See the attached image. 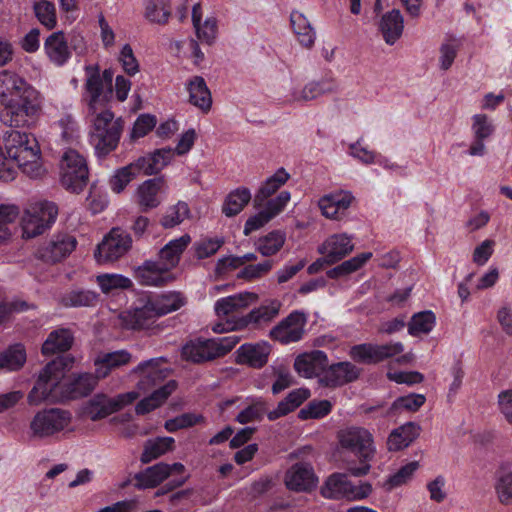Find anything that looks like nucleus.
I'll use <instances>...</instances> for the list:
<instances>
[{"label":"nucleus","instance_id":"1","mask_svg":"<svg viewBox=\"0 0 512 512\" xmlns=\"http://www.w3.org/2000/svg\"><path fill=\"white\" fill-rule=\"evenodd\" d=\"M0 103L2 120L9 126L29 125L40 109L38 91L10 70L0 71Z\"/></svg>","mask_w":512,"mask_h":512},{"label":"nucleus","instance_id":"2","mask_svg":"<svg viewBox=\"0 0 512 512\" xmlns=\"http://www.w3.org/2000/svg\"><path fill=\"white\" fill-rule=\"evenodd\" d=\"M337 443L341 455L353 456L359 463L358 466L350 463L348 472L355 477L367 475L376 454L372 433L364 427L348 426L337 432Z\"/></svg>","mask_w":512,"mask_h":512},{"label":"nucleus","instance_id":"3","mask_svg":"<svg viewBox=\"0 0 512 512\" xmlns=\"http://www.w3.org/2000/svg\"><path fill=\"white\" fill-rule=\"evenodd\" d=\"M3 140L11 165L16 163L30 178H39L44 174L39 144L32 134L10 128L4 132Z\"/></svg>","mask_w":512,"mask_h":512},{"label":"nucleus","instance_id":"4","mask_svg":"<svg viewBox=\"0 0 512 512\" xmlns=\"http://www.w3.org/2000/svg\"><path fill=\"white\" fill-rule=\"evenodd\" d=\"M87 117L91 124L89 131L90 144L99 158L106 157L118 147L124 121L121 117L116 118L110 109L87 114Z\"/></svg>","mask_w":512,"mask_h":512},{"label":"nucleus","instance_id":"5","mask_svg":"<svg viewBox=\"0 0 512 512\" xmlns=\"http://www.w3.org/2000/svg\"><path fill=\"white\" fill-rule=\"evenodd\" d=\"M72 420L69 410L58 407L41 409L29 421L28 436L34 441L58 439L71 431Z\"/></svg>","mask_w":512,"mask_h":512},{"label":"nucleus","instance_id":"6","mask_svg":"<svg viewBox=\"0 0 512 512\" xmlns=\"http://www.w3.org/2000/svg\"><path fill=\"white\" fill-rule=\"evenodd\" d=\"M68 361L58 357L49 362L40 372L38 379L27 396L28 404L38 406L44 401L56 398L54 392L60 385Z\"/></svg>","mask_w":512,"mask_h":512},{"label":"nucleus","instance_id":"7","mask_svg":"<svg viewBox=\"0 0 512 512\" xmlns=\"http://www.w3.org/2000/svg\"><path fill=\"white\" fill-rule=\"evenodd\" d=\"M58 208L55 203L39 201L30 203L21 217L24 238H34L48 229L56 220Z\"/></svg>","mask_w":512,"mask_h":512},{"label":"nucleus","instance_id":"8","mask_svg":"<svg viewBox=\"0 0 512 512\" xmlns=\"http://www.w3.org/2000/svg\"><path fill=\"white\" fill-rule=\"evenodd\" d=\"M88 180L89 171L85 158L76 150H67L60 163L62 186L73 193H80L86 187Z\"/></svg>","mask_w":512,"mask_h":512},{"label":"nucleus","instance_id":"9","mask_svg":"<svg viewBox=\"0 0 512 512\" xmlns=\"http://www.w3.org/2000/svg\"><path fill=\"white\" fill-rule=\"evenodd\" d=\"M86 81L84 100L87 103V114L108 109L107 105L112 99L113 90L103 83L99 68L94 65L85 67Z\"/></svg>","mask_w":512,"mask_h":512},{"label":"nucleus","instance_id":"10","mask_svg":"<svg viewBox=\"0 0 512 512\" xmlns=\"http://www.w3.org/2000/svg\"><path fill=\"white\" fill-rule=\"evenodd\" d=\"M131 247L130 234L120 227H114L98 244L95 259L100 264L112 263L123 257Z\"/></svg>","mask_w":512,"mask_h":512},{"label":"nucleus","instance_id":"11","mask_svg":"<svg viewBox=\"0 0 512 512\" xmlns=\"http://www.w3.org/2000/svg\"><path fill=\"white\" fill-rule=\"evenodd\" d=\"M138 397L139 393L135 391L118 394L115 397L96 394L88 401L84 412L92 421H97L121 410L126 405L134 402Z\"/></svg>","mask_w":512,"mask_h":512},{"label":"nucleus","instance_id":"12","mask_svg":"<svg viewBox=\"0 0 512 512\" xmlns=\"http://www.w3.org/2000/svg\"><path fill=\"white\" fill-rule=\"evenodd\" d=\"M371 491L372 487L369 483L354 485L345 474L331 475L321 489L325 498H347L351 500L366 498Z\"/></svg>","mask_w":512,"mask_h":512},{"label":"nucleus","instance_id":"13","mask_svg":"<svg viewBox=\"0 0 512 512\" xmlns=\"http://www.w3.org/2000/svg\"><path fill=\"white\" fill-rule=\"evenodd\" d=\"M404 351L401 342L386 344L363 343L350 348L349 356L358 363L377 364Z\"/></svg>","mask_w":512,"mask_h":512},{"label":"nucleus","instance_id":"14","mask_svg":"<svg viewBox=\"0 0 512 512\" xmlns=\"http://www.w3.org/2000/svg\"><path fill=\"white\" fill-rule=\"evenodd\" d=\"M307 315L295 310L274 326L269 335L273 340L282 344H290L300 341L305 334Z\"/></svg>","mask_w":512,"mask_h":512},{"label":"nucleus","instance_id":"15","mask_svg":"<svg viewBox=\"0 0 512 512\" xmlns=\"http://www.w3.org/2000/svg\"><path fill=\"white\" fill-rule=\"evenodd\" d=\"M290 198V192L281 191L275 198L270 199L263 210L247 219L244 226V234L248 236L253 231L262 228L271 219L283 211L287 203L290 201Z\"/></svg>","mask_w":512,"mask_h":512},{"label":"nucleus","instance_id":"16","mask_svg":"<svg viewBox=\"0 0 512 512\" xmlns=\"http://www.w3.org/2000/svg\"><path fill=\"white\" fill-rule=\"evenodd\" d=\"M76 239L67 234H59L38 248L36 256L46 263H56L68 256L76 247Z\"/></svg>","mask_w":512,"mask_h":512},{"label":"nucleus","instance_id":"17","mask_svg":"<svg viewBox=\"0 0 512 512\" xmlns=\"http://www.w3.org/2000/svg\"><path fill=\"white\" fill-rule=\"evenodd\" d=\"M361 369L349 361L328 365L320 378V383L326 387H340L357 380Z\"/></svg>","mask_w":512,"mask_h":512},{"label":"nucleus","instance_id":"18","mask_svg":"<svg viewBox=\"0 0 512 512\" xmlns=\"http://www.w3.org/2000/svg\"><path fill=\"white\" fill-rule=\"evenodd\" d=\"M353 249L354 245L347 234H334L318 247V252L324 256L327 265H332L351 253Z\"/></svg>","mask_w":512,"mask_h":512},{"label":"nucleus","instance_id":"19","mask_svg":"<svg viewBox=\"0 0 512 512\" xmlns=\"http://www.w3.org/2000/svg\"><path fill=\"white\" fill-rule=\"evenodd\" d=\"M328 366V357L321 350H313L298 355L294 362L297 373L305 378H313L324 373Z\"/></svg>","mask_w":512,"mask_h":512},{"label":"nucleus","instance_id":"20","mask_svg":"<svg viewBox=\"0 0 512 512\" xmlns=\"http://www.w3.org/2000/svg\"><path fill=\"white\" fill-rule=\"evenodd\" d=\"M270 353L271 345L266 341L245 343L236 351L237 363L260 369L268 362Z\"/></svg>","mask_w":512,"mask_h":512},{"label":"nucleus","instance_id":"21","mask_svg":"<svg viewBox=\"0 0 512 512\" xmlns=\"http://www.w3.org/2000/svg\"><path fill=\"white\" fill-rule=\"evenodd\" d=\"M353 200L351 192L339 190L322 196L318 206L326 218L338 219L348 210Z\"/></svg>","mask_w":512,"mask_h":512},{"label":"nucleus","instance_id":"22","mask_svg":"<svg viewBox=\"0 0 512 512\" xmlns=\"http://www.w3.org/2000/svg\"><path fill=\"white\" fill-rule=\"evenodd\" d=\"M285 484L293 491H309L316 486L317 478L310 464L300 462L286 472Z\"/></svg>","mask_w":512,"mask_h":512},{"label":"nucleus","instance_id":"23","mask_svg":"<svg viewBox=\"0 0 512 512\" xmlns=\"http://www.w3.org/2000/svg\"><path fill=\"white\" fill-rule=\"evenodd\" d=\"M257 300V295L251 292L238 293L223 297L215 302L214 310L219 318L235 317L234 314L245 309Z\"/></svg>","mask_w":512,"mask_h":512},{"label":"nucleus","instance_id":"24","mask_svg":"<svg viewBox=\"0 0 512 512\" xmlns=\"http://www.w3.org/2000/svg\"><path fill=\"white\" fill-rule=\"evenodd\" d=\"M164 186L163 178L148 179L139 185L137 189V203L142 211H148L160 205Z\"/></svg>","mask_w":512,"mask_h":512},{"label":"nucleus","instance_id":"25","mask_svg":"<svg viewBox=\"0 0 512 512\" xmlns=\"http://www.w3.org/2000/svg\"><path fill=\"white\" fill-rule=\"evenodd\" d=\"M159 317L150 300L148 299L142 306L134 307L127 311L123 320L127 328L132 330L149 329Z\"/></svg>","mask_w":512,"mask_h":512},{"label":"nucleus","instance_id":"26","mask_svg":"<svg viewBox=\"0 0 512 512\" xmlns=\"http://www.w3.org/2000/svg\"><path fill=\"white\" fill-rule=\"evenodd\" d=\"M191 242V237L188 234L182 235L177 239L169 241L158 254L159 260L157 261L164 270L170 271L179 263L180 257L184 250Z\"/></svg>","mask_w":512,"mask_h":512},{"label":"nucleus","instance_id":"27","mask_svg":"<svg viewBox=\"0 0 512 512\" xmlns=\"http://www.w3.org/2000/svg\"><path fill=\"white\" fill-rule=\"evenodd\" d=\"M174 156V151L171 148H162L156 150L152 154L139 157L135 160V165L138 166L140 173L143 175H153L160 172Z\"/></svg>","mask_w":512,"mask_h":512},{"label":"nucleus","instance_id":"28","mask_svg":"<svg viewBox=\"0 0 512 512\" xmlns=\"http://www.w3.org/2000/svg\"><path fill=\"white\" fill-rule=\"evenodd\" d=\"M158 359H150L141 362L135 369L134 372L142 373L143 376L137 383V388L140 391L147 392L154 386L160 384L167 373L158 367Z\"/></svg>","mask_w":512,"mask_h":512},{"label":"nucleus","instance_id":"29","mask_svg":"<svg viewBox=\"0 0 512 512\" xmlns=\"http://www.w3.org/2000/svg\"><path fill=\"white\" fill-rule=\"evenodd\" d=\"M281 303L278 300H270L260 307L251 310L247 315L241 316L238 321V327H244L249 324L260 325L271 322L280 311Z\"/></svg>","mask_w":512,"mask_h":512},{"label":"nucleus","instance_id":"30","mask_svg":"<svg viewBox=\"0 0 512 512\" xmlns=\"http://www.w3.org/2000/svg\"><path fill=\"white\" fill-rule=\"evenodd\" d=\"M189 102L203 112H208L212 105V97L203 77L194 76L187 83Z\"/></svg>","mask_w":512,"mask_h":512},{"label":"nucleus","instance_id":"31","mask_svg":"<svg viewBox=\"0 0 512 512\" xmlns=\"http://www.w3.org/2000/svg\"><path fill=\"white\" fill-rule=\"evenodd\" d=\"M137 277L141 284L149 286H162L172 279L168 270L157 261H145L142 266L137 269Z\"/></svg>","mask_w":512,"mask_h":512},{"label":"nucleus","instance_id":"32","mask_svg":"<svg viewBox=\"0 0 512 512\" xmlns=\"http://www.w3.org/2000/svg\"><path fill=\"white\" fill-rule=\"evenodd\" d=\"M176 388V381H168L165 385L153 391L149 396L140 400L135 407L136 413L139 415H144L158 408L176 390Z\"/></svg>","mask_w":512,"mask_h":512},{"label":"nucleus","instance_id":"33","mask_svg":"<svg viewBox=\"0 0 512 512\" xmlns=\"http://www.w3.org/2000/svg\"><path fill=\"white\" fill-rule=\"evenodd\" d=\"M419 432L420 427L413 422L394 429L387 440L388 450L399 451L408 447L419 436Z\"/></svg>","mask_w":512,"mask_h":512},{"label":"nucleus","instance_id":"34","mask_svg":"<svg viewBox=\"0 0 512 512\" xmlns=\"http://www.w3.org/2000/svg\"><path fill=\"white\" fill-rule=\"evenodd\" d=\"M44 49L49 59L61 66L70 58V51L63 32H54L46 39Z\"/></svg>","mask_w":512,"mask_h":512},{"label":"nucleus","instance_id":"35","mask_svg":"<svg viewBox=\"0 0 512 512\" xmlns=\"http://www.w3.org/2000/svg\"><path fill=\"white\" fill-rule=\"evenodd\" d=\"M168 477V464L160 462L137 473L135 487L138 489L155 488Z\"/></svg>","mask_w":512,"mask_h":512},{"label":"nucleus","instance_id":"36","mask_svg":"<svg viewBox=\"0 0 512 512\" xmlns=\"http://www.w3.org/2000/svg\"><path fill=\"white\" fill-rule=\"evenodd\" d=\"M404 20L399 10H392L383 15L380 22V31L385 42L393 45L402 35Z\"/></svg>","mask_w":512,"mask_h":512},{"label":"nucleus","instance_id":"37","mask_svg":"<svg viewBox=\"0 0 512 512\" xmlns=\"http://www.w3.org/2000/svg\"><path fill=\"white\" fill-rule=\"evenodd\" d=\"M73 340V334L69 329L58 328L53 330L42 345V353L48 356L65 352L71 348Z\"/></svg>","mask_w":512,"mask_h":512},{"label":"nucleus","instance_id":"38","mask_svg":"<svg viewBox=\"0 0 512 512\" xmlns=\"http://www.w3.org/2000/svg\"><path fill=\"white\" fill-rule=\"evenodd\" d=\"M130 360L131 355L125 350L101 354L95 359L96 374L104 378L112 369L126 365Z\"/></svg>","mask_w":512,"mask_h":512},{"label":"nucleus","instance_id":"39","mask_svg":"<svg viewBox=\"0 0 512 512\" xmlns=\"http://www.w3.org/2000/svg\"><path fill=\"white\" fill-rule=\"evenodd\" d=\"M310 396L308 389L299 388L291 391L285 399L278 403V406L273 411H269L268 419L274 421L282 416L287 415L296 408H298Z\"/></svg>","mask_w":512,"mask_h":512},{"label":"nucleus","instance_id":"40","mask_svg":"<svg viewBox=\"0 0 512 512\" xmlns=\"http://www.w3.org/2000/svg\"><path fill=\"white\" fill-rule=\"evenodd\" d=\"M98 375L83 373L75 376L66 384L67 396L72 399L84 397L94 390L97 385Z\"/></svg>","mask_w":512,"mask_h":512},{"label":"nucleus","instance_id":"41","mask_svg":"<svg viewBox=\"0 0 512 512\" xmlns=\"http://www.w3.org/2000/svg\"><path fill=\"white\" fill-rule=\"evenodd\" d=\"M289 177L290 175L284 168L278 169L276 173L269 177L258 190L254 197V206L261 207L266 199H268L288 181Z\"/></svg>","mask_w":512,"mask_h":512},{"label":"nucleus","instance_id":"42","mask_svg":"<svg viewBox=\"0 0 512 512\" xmlns=\"http://www.w3.org/2000/svg\"><path fill=\"white\" fill-rule=\"evenodd\" d=\"M182 357L187 361L201 363L215 359L210 339L191 341L183 346Z\"/></svg>","mask_w":512,"mask_h":512},{"label":"nucleus","instance_id":"43","mask_svg":"<svg viewBox=\"0 0 512 512\" xmlns=\"http://www.w3.org/2000/svg\"><path fill=\"white\" fill-rule=\"evenodd\" d=\"M174 442L172 437H157L147 440L140 457L141 462L147 464L164 455L173 449Z\"/></svg>","mask_w":512,"mask_h":512},{"label":"nucleus","instance_id":"44","mask_svg":"<svg viewBox=\"0 0 512 512\" xmlns=\"http://www.w3.org/2000/svg\"><path fill=\"white\" fill-rule=\"evenodd\" d=\"M290 22L299 42L305 47H311L315 41V31L306 16L299 11H292Z\"/></svg>","mask_w":512,"mask_h":512},{"label":"nucleus","instance_id":"45","mask_svg":"<svg viewBox=\"0 0 512 512\" xmlns=\"http://www.w3.org/2000/svg\"><path fill=\"white\" fill-rule=\"evenodd\" d=\"M65 307H90L98 302V294L86 289H73L65 292L60 299Z\"/></svg>","mask_w":512,"mask_h":512},{"label":"nucleus","instance_id":"46","mask_svg":"<svg viewBox=\"0 0 512 512\" xmlns=\"http://www.w3.org/2000/svg\"><path fill=\"white\" fill-rule=\"evenodd\" d=\"M149 300L158 316L176 311L185 304V298L179 292L164 293Z\"/></svg>","mask_w":512,"mask_h":512},{"label":"nucleus","instance_id":"47","mask_svg":"<svg viewBox=\"0 0 512 512\" xmlns=\"http://www.w3.org/2000/svg\"><path fill=\"white\" fill-rule=\"evenodd\" d=\"M250 200L251 193L249 189L244 187L237 188L227 195L222 207V212L227 217L235 216L243 210Z\"/></svg>","mask_w":512,"mask_h":512},{"label":"nucleus","instance_id":"48","mask_svg":"<svg viewBox=\"0 0 512 512\" xmlns=\"http://www.w3.org/2000/svg\"><path fill=\"white\" fill-rule=\"evenodd\" d=\"M495 491L501 504L512 505V469L509 466H501L498 470Z\"/></svg>","mask_w":512,"mask_h":512},{"label":"nucleus","instance_id":"49","mask_svg":"<svg viewBox=\"0 0 512 512\" xmlns=\"http://www.w3.org/2000/svg\"><path fill=\"white\" fill-rule=\"evenodd\" d=\"M26 362V352L22 345L16 344L0 353V373L19 370Z\"/></svg>","mask_w":512,"mask_h":512},{"label":"nucleus","instance_id":"50","mask_svg":"<svg viewBox=\"0 0 512 512\" xmlns=\"http://www.w3.org/2000/svg\"><path fill=\"white\" fill-rule=\"evenodd\" d=\"M170 15L171 7L168 0H147L144 16L149 22L165 25Z\"/></svg>","mask_w":512,"mask_h":512},{"label":"nucleus","instance_id":"51","mask_svg":"<svg viewBox=\"0 0 512 512\" xmlns=\"http://www.w3.org/2000/svg\"><path fill=\"white\" fill-rule=\"evenodd\" d=\"M372 257L371 252L361 253L355 257H352L338 266L327 271V277L330 279H337L343 276H347L358 269H360L370 258Z\"/></svg>","mask_w":512,"mask_h":512},{"label":"nucleus","instance_id":"52","mask_svg":"<svg viewBox=\"0 0 512 512\" xmlns=\"http://www.w3.org/2000/svg\"><path fill=\"white\" fill-rule=\"evenodd\" d=\"M286 241V236L281 231H272L261 237L256 242V249L262 256L269 257L281 250Z\"/></svg>","mask_w":512,"mask_h":512},{"label":"nucleus","instance_id":"53","mask_svg":"<svg viewBox=\"0 0 512 512\" xmlns=\"http://www.w3.org/2000/svg\"><path fill=\"white\" fill-rule=\"evenodd\" d=\"M139 175L141 173L138 166L135 165V161L117 169L110 179L111 190L115 193H121Z\"/></svg>","mask_w":512,"mask_h":512},{"label":"nucleus","instance_id":"54","mask_svg":"<svg viewBox=\"0 0 512 512\" xmlns=\"http://www.w3.org/2000/svg\"><path fill=\"white\" fill-rule=\"evenodd\" d=\"M334 90L335 84L330 80L313 81L305 85L299 94L294 95L293 100L310 101L323 94L333 92Z\"/></svg>","mask_w":512,"mask_h":512},{"label":"nucleus","instance_id":"55","mask_svg":"<svg viewBox=\"0 0 512 512\" xmlns=\"http://www.w3.org/2000/svg\"><path fill=\"white\" fill-rule=\"evenodd\" d=\"M435 315L431 311L416 313L408 323V332L412 336L429 333L435 325Z\"/></svg>","mask_w":512,"mask_h":512},{"label":"nucleus","instance_id":"56","mask_svg":"<svg viewBox=\"0 0 512 512\" xmlns=\"http://www.w3.org/2000/svg\"><path fill=\"white\" fill-rule=\"evenodd\" d=\"M266 413H269L266 402L261 398L253 399L245 409L239 412L236 421L240 424L261 421Z\"/></svg>","mask_w":512,"mask_h":512},{"label":"nucleus","instance_id":"57","mask_svg":"<svg viewBox=\"0 0 512 512\" xmlns=\"http://www.w3.org/2000/svg\"><path fill=\"white\" fill-rule=\"evenodd\" d=\"M96 281L105 294L115 290L128 289L132 286V281L121 274H101L96 277Z\"/></svg>","mask_w":512,"mask_h":512},{"label":"nucleus","instance_id":"58","mask_svg":"<svg viewBox=\"0 0 512 512\" xmlns=\"http://www.w3.org/2000/svg\"><path fill=\"white\" fill-rule=\"evenodd\" d=\"M19 216V209L15 205L0 204V242L11 236L10 226Z\"/></svg>","mask_w":512,"mask_h":512},{"label":"nucleus","instance_id":"59","mask_svg":"<svg viewBox=\"0 0 512 512\" xmlns=\"http://www.w3.org/2000/svg\"><path fill=\"white\" fill-rule=\"evenodd\" d=\"M189 207L185 202H178L170 207L161 220V224L165 228H173L182 223L189 217Z\"/></svg>","mask_w":512,"mask_h":512},{"label":"nucleus","instance_id":"60","mask_svg":"<svg viewBox=\"0 0 512 512\" xmlns=\"http://www.w3.org/2000/svg\"><path fill=\"white\" fill-rule=\"evenodd\" d=\"M35 14L42 25L52 29L56 25V10L52 2L40 1L34 5Z\"/></svg>","mask_w":512,"mask_h":512},{"label":"nucleus","instance_id":"61","mask_svg":"<svg viewBox=\"0 0 512 512\" xmlns=\"http://www.w3.org/2000/svg\"><path fill=\"white\" fill-rule=\"evenodd\" d=\"M331 408V403L328 400L314 401L301 409L298 417L302 420L322 418L331 411Z\"/></svg>","mask_w":512,"mask_h":512},{"label":"nucleus","instance_id":"62","mask_svg":"<svg viewBox=\"0 0 512 512\" xmlns=\"http://www.w3.org/2000/svg\"><path fill=\"white\" fill-rule=\"evenodd\" d=\"M273 260H265L262 263L245 266L237 275L238 278L254 280L268 274L274 266Z\"/></svg>","mask_w":512,"mask_h":512},{"label":"nucleus","instance_id":"63","mask_svg":"<svg viewBox=\"0 0 512 512\" xmlns=\"http://www.w3.org/2000/svg\"><path fill=\"white\" fill-rule=\"evenodd\" d=\"M202 420V416L193 413H184L165 422V429L168 432H175L179 429L191 427Z\"/></svg>","mask_w":512,"mask_h":512},{"label":"nucleus","instance_id":"64","mask_svg":"<svg viewBox=\"0 0 512 512\" xmlns=\"http://www.w3.org/2000/svg\"><path fill=\"white\" fill-rule=\"evenodd\" d=\"M211 347L215 358L222 357L229 353L240 341L237 335H229L216 339H210Z\"/></svg>","mask_w":512,"mask_h":512}]
</instances>
